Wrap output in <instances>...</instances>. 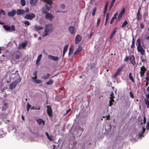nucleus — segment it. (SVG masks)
<instances>
[{
    "instance_id": "338daca9",
    "label": "nucleus",
    "mask_w": 149,
    "mask_h": 149,
    "mask_svg": "<svg viewBox=\"0 0 149 149\" xmlns=\"http://www.w3.org/2000/svg\"><path fill=\"white\" fill-rule=\"evenodd\" d=\"M118 74L117 72H116L115 74L114 75V77L115 78H116L117 75H118Z\"/></svg>"
},
{
    "instance_id": "c9c22d12",
    "label": "nucleus",
    "mask_w": 149,
    "mask_h": 149,
    "mask_svg": "<svg viewBox=\"0 0 149 149\" xmlns=\"http://www.w3.org/2000/svg\"><path fill=\"white\" fill-rule=\"evenodd\" d=\"M128 24V22L126 20H125L122 25V27H123L125 26Z\"/></svg>"
},
{
    "instance_id": "37998d69",
    "label": "nucleus",
    "mask_w": 149,
    "mask_h": 149,
    "mask_svg": "<svg viewBox=\"0 0 149 149\" xmlns=\"http://www.w3.org/2000/svg\"><path fill=\"white\" fill-rule=\"evenodd\" d=\"M134 46H135V45H134V38H133L132 41V44L131 46V48H133L134 47Z\"/></svg>"
},
{
    "instance_id": "4c0bfd02",
    "label": "nucleus",
    "mask_w": 149,
    "mask_h": 149,
    "mask_svg": "<svg viewBox=\"0 0 149 149\" xmlns=\"http://www.w3.org/2000/svg\"><path fill=\"white\" fill-rule=\"evenodd\" d=\"M96 11V7H95L93 10V13L92 14V15L93 16H94L95 15V13Z\"/></svg>"
},
{
    "instance_id": "dca6fc26",
    "label": "nucleus",
    "mask_w": 149,
    "mask_h": 149,
    "mask_svg": "<svg viewBox=\"0 0 149 149\" xmlns=\"http://www.w3.org/2000/svg\"><path fill=\"white\" fill-rule=\"evenodd\" d=\"M82 50V47L79 46L76 49L74 53V55H76L80 53Z\"/></svg>"
},
{
    "instance_id": "bf43d9fd",
    "label": "nucleus",
    "mask_w": 149,
    "mask_h": 149,
    "mask_svg": "<svg viewBox=\"0 0 149 149\" xmlns=\"http://www.w3.org/2000/svg\"><path fill=\"white\" fill-rule=\"evenodd\" d=\"M113 5L111 4V5L109 8V11H110L111 10V9L113 7Z\"/></svg>"
},
{
    "instance_id": "603ef678",
    "label": "nucleus",
    "mask_w": 149,
    "mask_h": 149,
    "mask_svg": "<svg viewBox=\"0 0 149 149\" xmlns=\"http://www.w3.org/2000/svg\"><path fill=\"white\" fill-rule=\"evenodd\" d=\"M108 2H107L105 5V7H104V10H107V7H108Z\"/></svg>"
},
{
    "instance_id": "7ed1b4c3",
    "label": "nucleus",
    "mask_w": 149,
    "mask_h": 149,
    "mask_svg": "<svg viewBox=\"0 0 149 149\" xmlns=\"http://www.w3.org/2000/svg\"><path fill=\"white\" fill-rule=\"evenodd\" d=\"M3 28L7 31L11 30V31H14L15 30V26L14 25H12L11 27L7 25L3 26Z\"/></svg>"
},
{
    "instance_id": "423d86ee",
    "label": "nucleus",
    "mask_w": 149,
    "mask_h": 149,
    "mask_svg": "<svg viewBox=\"0 0 149 149\" xmlns=\"http://www.w3.org/2000/svg\"><path fill=\"white\" fill-rule=\"evenodd\" d=\"M146 70L147 69L145 68L144 66H142V67L141 68L140 73L141 77H142L143 76Z\"/></svg>"
},
{
    "instance_id": "7c9ffc66",
    "label": "nucleus",
    "mask_w": 149,
    "mask_h": 149,
    "mask_svg": "<svg viewBox=\"0 0 149 149\" xmlns=\"http://www.w3.org/2000/svg\"><path fill=\"white\" fill-rule=\"evenodd\" d=\"M144 102L147 105V108L149 107V101L147 99H144Z\"/></svg>"
},
{
    "instance_id": "4468645a",
    "label": "nucleus",
    "mask_w": 149,
    "mask_h": 149,
    "mask_svg": "<svg viewBox=\"0 0 149 149\" xmlns=\"http://www.w3.org/2000/svg\"><path fill=\"white\" fill-rule=\"evenodd\" d=\"M17 84L16 83L15 81H13L10 84V89L12 90L14 89L16 87Z\"/></svg>"
},
{
    "instance_id": "052dcab7",
    "label": "nucleus",
    "mask_w": 149,
    "mask_h": 149,
    "mask_svg": "<svg viewBox=\"0 0 149 149\" xmlns=\"http://www.w3.org/2000/svg\"><path fill=\"white\" fill-rule=\"evenodd\" d=\"M146 122V117L145 116H144L143 117V122L144 124H145Z\"/></svg>"
},
{
    "instance_id": "473e14b6",
    "label": "nucleus",
    "mask_w": 149,
    "mask_h": 149,
    "mask_svg": "<svg viewBox=\"0 0 149 149\" xmlns=\"http://www.w3.org/2000/svg\"><path fill=\"white\" fill-rule=\"evenodd\" d=\"M33 81L37 84H40L42 82L39 79H35Z\"/></svg>"
},
{
    "instance_id": "4d7b16f0",
    "label": "nucleus",
    "mask_w": 149,
    "mask_h": 149,
    "mask_svg": "<svg viewBox=\"0 0 149 149\" xmlns=\"http://www.w3.org/2000/svg\"><path fill=\"white\" fill-rule=\"evenodd\" d=\"M22 46L23 48H25L26 46V43H22Z\"/></svg>"
},
{
    "instance_id": "4be33fe9",
    "label": "nucleus",
    "mask_w": 149,
    "mask_h": 149,
    "mask_svg": "<svg viewBox=\"0 0 149 149\" xmlns=\"http://www.w3.org/2000/svg\"><path fill=\"white\" fill-rule=\"evenodd\" d=\"M37 121L39 125H41V124H42L44 125L45 123V122L41 119H39L37 120Z\"/></svg>"
},
{
    "instance_id": "c85d7f7f",
    "label": "nucleus",
    "mask_w": 149,
    "mask_h": 149,
    "mask_svg": "<svg viewBox=\"0 0 149 149\" xmlns=\"http://www.w3.org/2000/svg\"><path fill=\"white\" fill-rule=\"evenodd\" d=\"M42 57V55L41 54H40V55H39V56L38 57V58L37 59L36 62V64H38V63L40 61Z\"/></svg>"
},
{
    "instance_id": "1a4fd4ad",
    "label": "nucleus",
    "mask_w": 149,
    "mask_h": 149,
    "mask_svg": "<svg viewBox=\"0 0 149 149\" xmlns=\"http://www.w3.org/2000/svg\"><path fill=\"white\" fill-rule=\"evenodd\" d=\"M129 60L131 63L134 65L136 63L135 58L134 55H132L129 57Z\"/></svg>"
},
{
    "instance_id": "b1692460",
    "label": "nucleus",
    "mask_w": 149,
    "mask_h": 149,
    "mask_svg": "<svg viewBox=\"0 0 149 149\" xmlns=\"http://www.w3.org/2000/svg\"><path fill=\"white\" fill-rule=\"evenodd\" d=\"M6 134V132H4L2 130H0V138H2Z\"/></svg>"
},
{
    "instance_id": "2f4dec72",
    "label": "nucleus",
    "mask_w": 149,
    "mask_h": 149,
    "mask_svg": "<svg viewBox=\"0 0 149 149\" xmlns=\"http://www.w3.org/2000/svg\"><path fill=\"white\" fill-rule=\"evenodd\" d=\"M31 110H39L40 109V107H31Z\"/></svg>"
},
{
    "instance_id": "cd10ccee",
    "label": "nucleus",
    "mask_w": 149,
    "mask_h": 149,
    "mask_svg": "<svg viewBox=\"0 0 149 149\" xmlns=\"http://www.w3.org/2000/svg\"><path fill=\"white\" fill-rule=\"evenodd\" d=\"M136 44L137 47L141 46V40L140 38H138L137 40Z\"/></svg>"
},
{
    "instance_id": "774afa93",
    "label": "nucleus",
    "mask_w": 149,
    "mask_h": 149,
    "mask_svg": "<svg viewBox=\"0 0 149 149\" xmlns=\"http://www.w3.org/2000/svg\"><path fill=\"white\" fill-rule=\"evenodd\" d=\"M61 7L62 8H64L65 7V6L64 4H62L61 5Z\"/></svg>"
},
{
    "instance_id": "49530a36",
    "label": "nucleus",
    "mask_w": 149,
    "mask_h": 149,
    "mask_svg": "<svg viewBox=\"0 0 149 149\" xmlns=\"http://www.w3.org/2000/svg\"><path fill=\"white\" fill-rule=\"evenodd\" d=\"M49 11H48L47 10H46L45 8H44L42 10V12L44 13H47V12H48Z\"/></svg>"
},
{
    "instance_id": "5701e85b",
    "label": "nucleus",
    "mask_w": 149,
    "mask_h": 149,
    "mask_svg": "<svg viewBox=\"0 0 149 149\" xmlns=\"http://www.w3.org/2000/svg\"><path fill=\"white\" fill-rule=\"evenodd\" d=\"M68 45H65V47H64L63 48V55L62 56L63 58L64 57L65 54L67 50V49H68Z\"/></svg>"
},
{
    "instance_id": "aec40b11",
    "label": "nucleus",
    "mask_w": 149,
    "mask_h": 149,
    "mask_svg": "<svg viewBox=\"0 0 149 149\" xmlns=\"http://www.w3.org/2000/svg\"><path fill=\"white\" fill-rule=\"evenodd\" d=\"M37 73L38 72L37 70H35L33 73V75L35 76L34 77H32V79L33 80H34L35 79H37Z\"/></svg>"
},
{
    "instance_id": "a18cd8bd",
    "label": "nucleus",
    "mask_w": 149,
    "mask_h": 149,
    "mask_svg": "<svg viewBox=\"0 0 149 149\" xmlns=\"http://www.w3.org/2000/svg\"><path fill=\"white\" fill-rule=\"evenodd\" d=\"M31 107V105L29 104V103H28L27 105V111H29L30 108Z\"/></svg>"
},
{
    "instance_id": "0e129e2a",
    "label": "nucleus",
    "mask_w": 149,
    "mask_h": 149,
    "mask_svg": "<svg viewBox=\"0 0 149 149\" xmlns=\"http://www.w3.org/2000/svg\"><path fill=\"white\" fill-rule=\"evenodd\" d=\"M141 8L140 7L139 9L138 10L137 13H141Z\"/></svg>"
},
{
    "instance_id": "864d4df0",
    "label": "nucleus",
    "mask_w": 149,
    "mask_h": 149,
    "mask_svg": "<svg viewBox=\"0 0 149 149\" xmlns=\"http://www.w3.org/2000/svg\"><path fill=\"white\" fill-rule=\"evenodd\" d=\"M130 97L132 98H134V96L132 93V92L130 91Z\"/></svg>"
},
{
    "instance_id": "3c124183",
    "label": "nucleus",
    "mask_w": 149,
    "mask_h": 149,
    "mask_svg": "<svg viewBox=\"0 0 149 149\" xmlns=\"http://www.w3.org/2000/svg\"><path fill=\"white\" fill-rule=\"evenodd\" d=\"M146 128L147 130H148L149 129V120L147 123Z\"/></svg>"
},
{
    "instance_id": "58836bf2",
    "label": "nucleus",
    "mask_w": 149,
    "mask_h": 149,
    "mask_svg": "<svg viewBox=\"0 0 149 149\" xmlns=\"http://www.w3.org/2000/svg\"><path fill=\"white\" fill-rule=\"evenodd\" d=\"M22 80V78L21 77L17 79V80L14 81L16 82V83L17 84L18 83L20 82Z\"/></svg>"
},
{
    "instance_id": "e433bc0d",
    "label": "nucleus",
    "mask_w": 149,
    "mask_h": 149,
    "mask_svg": "<svg viewBox=\"0 0 149 149\" xmlns=\"http://www.w3.org/2000/svg\"><path fill=\"white\" fill-rule=\"evenodd\" d=\"M117 29V27L115 28L113 30V31L111 33V34L114 36V35H115V33L116 32V30Z\"/></svg>"
},
{
    "instance_id": "ea45409f",
    "label": "nucleus",
    "mask_w": 149,
    "mask_h": 149,
    "mask_svg": "<svg viewBox=\"0 0 149 149\" xmlns=\"http://www.w3.org/2000/svg\"><path fill=\"white\" fill-rule=\"evenodd\" d=\"M23 23L25 25H27V26L30 25V23L27 20H25L23 22Z\"/></svg>"
},
{
    "instance_id": "6ab92c4d",
    "label": "nucleus",
    "mask_w": 149,
    "mask_h": 149,
    "mask_svg": "<svg viewBox=\"0 0 149 149\" xmlns=\"http://www.w3.org/2000/svg\"><path fill=\"white\" fill-rule=\"evenodd\" d=\"M7 103L5 102V101L3 102V106L2 109V111H3L6 110L7 108Z\"/></svg>"
},
{
    "instance_id": "ddd939ff",
    "label": "nucleus",
    "mask_w": 149,
    "mask_h": 149,
    "mask_svg": "<svg viewBox=\"0 0 149 149\" xmlns=\"http://www.w3.org/2000/svg\"><path fill=\"white\" fill-rule=\"evenodd\" d=\"M44 27L41 25L38 26L35 25L33 28V30L36 31H38L39 30L43 29Z\"/></svg>"
},
{
    "instance_id": "c756f323",
    "label": "nucleus",
    "mask_w": 149,
    "mask_h": 149,
    "mask_svg": "<svg viewBox=\"0 0 149 149\" xmlns=\"http://www.w3.org/2000/svg\"><path fill=\"white\" fill-rule=\"evenodd\" d=\"M109 13H107V15H106V19H105V23H104L105 25H106V24H107V23L108 22V20L109 19Z\"/></svg>"
},
{
    "instance_id": "f3484780",
    "label": "nucleus",
    "mask_w": 149,
    "mask_h": 149,
    "mask_svg": "<svg viewBox=\"0 0 149 149\" xmlns=\"http://www.w3.org/2000/svg\"><path fill=\"white\" fill-rule=\"evenodd\" d=\"M53 18V16L50 13H47L45 16V18L51 20Z\"/></svg>"
},
{
    "instance_id": "680f3d73",
    "label": "nucleus",
    "mask_w": 149,
    "mask_h": 149,
    "mask_svg": "<svg viewBox=\"0 0 149 149\" xmlns=\"http://www.w3.org/2000/svg\"><path fill=\"white\" fill-rule=\"evenodd\" d=\"M114 20L115 19L112 18L110 21V23L112 24Z\"/></svg>"
},
{
    "instance_id": "9d476101",
    "label": "nucleus",
    "mask_w": 149,
    "mask_h": 149,
    "mask_svg": "<svg viewBox=\"0 0 149 149\" xmlns=\"http://www.w3.org/2000/svg\"><path fill=\"white\" fill-rule=\"evenodd\" d=\"M16 11L15 9H13L11 12L8 13V15L10 17H13L16 14Z\"/></svg>"
},
{
    "instance_id": "f8f14e48",
    "label": "nucleus",
    "mask_w": 149,
    "mask_h": 149,
    "mask_svg": "<svg viewBox=\"0 0 149 149\" xmlns=\"http://www.w3.org/2000/svg\"><path fill=\"white\" fill-rule=\"evenodd\" d=\"M71 34L73 35L74 33L75 28L74 26H70L68 28Z\"/></svg>"
},
{
    "instance_id": "f257e3e1",
    "label": "nucleus",
    "mask_w": 149,
    "mask_h": 149,
    "mask_svg": "<svg viewBox=\"0 0 149 149\" xmlns=\"http://www.w3.org/2000/svg\"><path fill=\"white\" fill-rule=\"evenodd\" d=\"M53 30L52 25L48 24L46 25L45 29V34H43V36H45L49 35L48 33L51 32Z\"/></svg>"
},
{
    "instance_id": "c03bdc74",
    "label": "nucleus",
    "mask_w": 149,
    "mask_h": 149,
    "mask_svg": "<svg viewBox=\"0 0 149 149\" xmlns=\"http://www.w3.org/2000/svg\"><path fill=\"white\" fill-rule=\"evenodd\" d=\"M53 83V81L50 80L49 81L46 83L47 85H51Z\"/></svg>"
},
{
    "instance_id": "20e7f679",
    "label": "nucleus",
    "mask_w": 149,
    "mask_h": 149,
    "mask_svg": "<svg viewBox=\"0 0 149 149\" xmlns=\"http://www.w3.org/2000/svg\"><path fill=\"white\" fill-rule=\"evenodd\" d=\"M36 17L35 15L33 13L27 14L24 17L25 19L31 20Z\"/></svg>"
},
{
    "instance_id": "f03ea898",
    "label": "nucleus",
    "mask_w": 149,
    "mask_h": 149,
    "mask_svg": "<svg viewBox=\"0 0 149 149\" xmlns=\"http://www.w3.org/2000/svg\"><path fill=\"white\" fill-rule=\"evenodd\" d=\"M44 1L48 4L45 5V8L48 10L49 11L51 8V4H52V2L51 0H43Z\"/></svg>"
},
{
    "instance_id": "6e6552de",
    "label": "nucleus",
    "mask_w": 149,
    "mask_h": 149,
    "mask_svg": "<svg viewBox=\"0 0 149 149\" xmlns=\"http://www.w3.org/2000/svg\"><path fill=\"white\" fill-rule=\"evenodd\" d=\"M137 49L138 51L140 52L142 55H144L145 50L143 49L142 46L137 47Z\"/></svg>"
},
{
    "instance_id": "39448f33",
    "label": "nucleus",
    "mask_w": 149,
    "mask_h": 149,
    "mask_svg": "<svg viewBox=\"0 0 149 149\" xmlns=\"http://www.w3.org/2000/svg\"><path fill=\"white\" fill-rule=\"evenodd\" d=\"M47 109V113L48 115L51 117L52 116V110L51 106H47L46 107Z\"/></svg>"
},
{
    "instance_id": "8fccbe9b",
    "label": "nucleus",
    "mask_w": 149,
    "mask_h": 149,
    "mask_svg": "<svg viewBox=\"0 0 149 149\" xmlns=\"http://www.w3.org/2000/svg\"><path fill=\"white\" fill-rule=\"evenodd\" d=\"M100 18H98L97 19V26H98L100 23Z\"/></svg>"
},
{
    "instance_id": "2eb2a0df",
    "label": "nucleus",
    "mask_w": 149,
    "mask_h": 149,
    "mask_svg": "<svg viewBox=\"0 0 149 149\" xmlns=\"http://www.w3.org/2000/svg\"><path fill=\"white\" fill-rule=\"evenodd\" d=\"M25 13V10L22 9H18L16 11L17 14L18 15L24 14Z\"/></svg>"
},
{
    "instance_id": "6e6d98bb",
    "label": "nucleus",
    "mask_w": 149,
    "mask_h": 149,
    "mask_svg": "<svg viewBox=\"0 0 149 149\" xmlns=\"http://www.w3.org/2000/svg\"><path fill=\"white\" fill-rule=\"evenodd\" d=\"M129 58L128 57V56H126V57L124 59V61L125 62H127Z\"/></svg>"
},
{
    "instance_id": "a211bd4d",
    "label": "nucleus",
    "mask_w": 149,
    "mask_h": 149,
    "mask_svg": "<svg viewBox=\"0 0 149 149\" xmlns=\"http://www.w3.org/2000/svg\"><path fill=\"white\" fill-rule=\"evenodd\" d=\"M125 12V9L124 8L120 13L118 16V19H120L123 16Z\"/></svg>"
},
{
    "instance_id": "5fc2aeb1",
    "label": "nucleus",
    "mask_w": 149,
    "mask_h": 149,
    "mask_svg": "<svg viewBox=\"0 0 149 149\" xmlns=\"http://www.w3.org/2000/svg\"><path fill=\"white\" fill-rule=\"evenodd\" d=\"M21 57V55H20L17 54L16 55L15 58L17 59H19Z\"/></svg>"
},
{
    "instance_id": "72a5a7b5",
    "label": "nucleus",
    "mask_w": 149,
    "mask_h": 149,
    "mask_svg": "<svg viewBox=\"0 0 149 149\" xmlns=\"http://www.w3.org/2000/svg\"><path fill=\"white\" fill-rule=\"evenodd\" d=\"M111 97L110 98V100H111L113 101H114V96L113 95V92L111 93V94L110 95Z\"/></svg>"
},
{
    "instance_id": "69168bd1",
    "label": "nucleus",
    "mask_w": 149,
    "mask_h": 149,
    "mask_svg": "<svg viewBox=\"0 0 149 149\" xmlns=\"http://www.w3.org/2000/svg\"><path fill=\"white\" fill-rule=\"evenodd\" d=\"M116 1V0H112L111 2V4L113 5L114 3H115Z\"/></svg>"
},
{
    "instance_id": "f704fd0d",
    "label": "nucleus",
    "mask_w": 149,
    "mask_h": 149,
    "mask_svg": "<svg viewBox=\"0 0 149 149\" xmlns=\"http://www.w3.org/2000/svg\"><path fill=\"white\" fill-rule=\"evenodd\" d=\"M47 75H44L42 77L43 79L46 80L48 79L50 76V75L49 73L47 74Z\"/></svg>"
},
{
    "instance_id": "09e8293b",
    "label": "nucleus",
    "mask_w": 149,
    "mask_h": 149,
    "mask_svg": "<svg viewBox=\"0 0 149 149\" xmlns=\"http://www.w3.org/2000/svg\"><path fill=\"white\" fill-rule=\"evenodd\" d=\"M114 101H112L111 100H110L109 101V106L111 107L112 105L113 104L112 102H114Z\"/></svg>"
},
{
    "instance_id": "de8ad7c7",
    "label": "nucleus",
    "mask_w": 149,
    "mask_h": 149,
    "mask_svg": "<svg viewBox=\"0 0 149 149\" xmlns=\"http://www.w3.org/2000/svg\"><path fill=\"white\" fill-rule=\"evenodd\" d=\"M0 14H2L3 15H5L6 14V13L4 11L1 10L0 11Z\"/></svg>"
},
{
    "instance_id": "9b49d317",
    "label": "nucleus",
    "mask_w": 149,
    "mask_h": 149,
    "mask_svg": "<svg viewBox=\"0 0 149 149\" xmlns=\"http://www.w3.org/2000/svg\"><path fill=\"white\" fill-rule=\"evenodd\" d=\"M48 57L49 59L55 61H58L59 59L58 57L50 55H48Z\"/></svg>"
},
{
    "instance_id": "0eeeda50",
    "label": "nucleus",
    "mask_w": 149,
    "mask_h": 149,
    "mask_svg": "<svg viewBox=\"0 0 149 149\" xmlns=\"http://www.w3.org/2000/svg\"><path fill=\"white\" fill-rule=\"evenodd\" d=\"M81 37L79 35H77L75 38V43L77 44L81 41Z\"/></svg>"
},
{
    "instance_id": "393cba45",
    "label": "nucleus",
    "mask_w": 149,
    "mask_h": 149,
    "mask_svg": "<svg viewBox=\"0 0 149 149\" xmlns=\"http://www.w3.org/2000/svg\"><path fill=\"white\" fill-rule=\"evenodd\" d=\"M129 78L133 82L135 83L134 79L133 77L132 76V74L131 72H130L129 74Z\"/></svg>"
},
{
    "instance_id": "bb28decb",
    "label": "nucleus",
    "mask_w": 149,
    "mask_h": 149,
    "mask_svg": "<svg viewBox=\"0 0 149 149\" xmlns=\"http://www.w3.org/2000/svg\"><path fill=\"white\" fill-rule=\"evenodd\" d=\"M142 15L141 13H137L136 18L138 20H140L142 18Z\"/></svg>"
},
{
    "instance_id": "a19ab883",
    "label": "nucleus",
    "mask_w": 149,
    "mask_h": 149,
    "mask_svg": "<svg viewBox=\"0 0 149 149\" xmlns=\"http://www.w3.org/2000/svg\"><path fill=\"white\" fill-rule=\"evenodd\" d=\"M21 3L22 6H24L25 5L26 2L24 0H21Z\"/></svg>"
},
{
    "instance_id": "13d9d810",
    "label": "nucleus",
    "mask_w": 149,
    "mask_h": 149,
    "mask_svg": "<svg viewBox=\"0 0 149 149\" xmlns=\"http://www.w3.org/2000/svg\"><path fill=\"white\" fill-rule=\"evenodd\" d=\"M140 26L141 29H143L144 27V25L143 23H141Z\"/></svg>"
},
{
    "instance_id": "412c9836",
    "label": "nucleus",
    "mask_w": 149,
    "mask_h": 149,
    "mask_svg": "<svg viewBox=\"0 0 149 149\" xmlns=\"http://www.w3.org/2000/svg\"><path fill=\"white\" fill-rule=\"evenodd\" d=\"M38 0H30V4L31 5L35 6L36 5Z\"/></svg>"
},
{
    "instance_id": "e2e57ef3",
    "label": "nucleus",
    "mask_w": 149,
    "mask_h": 149,
    "mask_svg": "<svg viewBox=\"0 0 149 149\" xmlns=\"http://www.w3.org/2000/svg\"><path fill=\"white\" fill-rule=\"evenodd\" d=\"M47 138L51 141H52L53 140V139L50 136H49V137H47Z\"/></svg>"
},
{
    "instance_id": "79ce46f5",
    "label": "nucleus",
    "mask_w": 149,
    "mask_h": 149,
    "mask_svg": "<svg viewBox=\"0 0 149 149\" xmlns=\"http://www.w3.org/2000/svg\"><path fill=\"white\" fill-rule=\"evenodd\" d=\"M123 68V67L118 68L116 72L119 74L121 72Z\"/></svg>"
},
{
    "instance_id": "a878e982",
    "label": "nucleus",
    "mask_w": 149,
    "mask_h": 149,
    "mask_svg": "<svg viewBox=\"0 0 149 149\" xmlns=\"http://www.w3.org/2000/svg\"><path fill=\"white\" fill-rule=\"evenodd\" d=\"M73 51V47L71 45L70 47L69 48V52L68 53V55H70V54L72 53Z\"/></svg>"
}]
</instances>
